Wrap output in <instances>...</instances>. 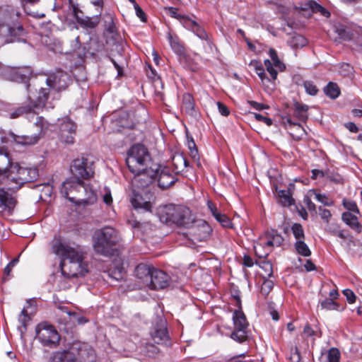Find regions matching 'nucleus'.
I'll return each mask as SVG.
<instances>
[{"instance_id":"54","label":"nucleus","mask_w":362,"mask_h":362,"mask_svg":"<svg viewBox=\"0 0 362 362\" xmlns=\"http://www.w3.org/2000/svg\"><path fill=\"white\" fill-rule=\"evenodd\" d=\"M343 205L349 212L352 211L357 214L360 213L356 202L354 201L344 199Z\"/></svg>"},{"instance_id":"42","label":"nucleus","mask_w":362,"mask_h":362,"mask_svg":"<svg viewBox=\"0 0 362 362\" xmlns=\"http://www.w3.org/2000/svg\"><path fill=\"white\" fill-rule=\"evenodd\" d=\"M60 131L75 135L76 131V124L74 122L66 119L64 120L61 124Z\"/></svg>"},{"instance_id":"27","label":"nucleus","mask_w":362,"mask_h":362,"mask_svg":"<svg viewBox=\"0 0 362 362\" xmlns=\"http://www.w3.org/2000/svg\"><path fill=\"white\" fill-rule=\"evenodd\" d=\"M101 16V12L100 11L98 15H95L94 17H88L86 16L83 18L77 17V23L79 25L83 28L86 29H93L97 27L100 22V17Z\"/></svg>"},{"instance_id":"57","label":"nucleus","mask_w":362,"mask_h":362,"mask_svg":"<svg viewBox=\"0 0 362 362\" xmlns=\"http://www.w3.org/2000/svg\"><path fill=\"white\" fill-rule=\"evenodd\" d=\"M108 275L110 277L117 281L121 280L123 278L122 269L117 268L114 270H110L108 272Z\"/></svg>"},{"instance_id":"60","label":"nucleus","mask_w":362,"mask_h":362,"mask_svg":"<svg viewBox=\"0 0 362 362\" xmlns=\"http://www.w3.org/2000/svg\"><path fill=\"white\" fill-rule=\"evenodd\" d=\"M182 23L185 28L191 30L192 31H193L194 28L198 25V24L194 21L187 18H182Z\"/></svg>"},{"instance_id":"23","label":"nucleus","mask_w":362,"mask_h":362,"mask_svg":"<svg viewBox=\"0 0 362 362\" xmlns=\"http://www.w3.org/2000/svg\"><path fill=\"white\" fill-rule=\"evenodd\" d=\"M153 269L154 267L149 264L144 263L139 264L134 269V276L144 286H148L149 281L151 280V272Z\"/></svg>"},{"instance_id":"62","label":"nucleus","mask_w":362,"mask_h":362,"mask_svg":"<svg viewBox=\"0 0 362 362\" xmlns=\"http://www.w3.org/2000/svg\"><path fill=\"white\" fill-rule=\"evenodd\" d=\"M343 294L346 296L347 301L349 303H354L356 301V295L351 289H344Z\"/></svg>"},{"instance_id":"17","label":"nucleus","mask_w":362,"mask_h":362,"mask_svg":"<svg viewBox=\"0 0 362 362\" xmlns=\"http://www.w3.org/2000/svg\"><path fill=\"white\" fill-rule=\"evenodd\" d=\"M86 191V187L84 185V182L74 176L63 182L61 189L62 194L69 199L71 202H76V198L69 197V194L73 192H79L80 190Z\"/></svg>"},{"instance_id":"63","label":"nucleus","mask_w":362,"mask_h":362,"mask_svg":"<svg viewBox=\"0 0 362 362\" xmlns=\"http://www.w3.org/2000/svg\"><path fill=\"white\" fill-rule=\"evenodd\" d=\"M313 13H320L321 15L325 17H329L330 16L329 12L317 3L316 4V6L315 8V11H313Z\"/></svg>"},{"instance_id":"16","label":"nucleus","mask_w":362,"mask_h":362,"mask_svg":"<svg viewBox=\"0 0 362 362\" xmlns=\"http://www.w3.org/2000/svg\"><path fill=\"white\" fill-rule=\"evenodd\" d=\"M71 81V79L69 74L62 70H57L47 78L46 83L49 88H46L49 90V93L50 89L59 92L65 90Z\"/></svg>"},{"instance_id":"51","label":"nucleus","mask_w":362,"mask_h":362,"mask_svg":"<svg viewBox=\"0 0 362 362\" xmlns=\"http://www.w3.org/2000/svg\"><path fill=\"white\" fill-rule=\"evenodd\" d=\"M336 32L339 37L343 40H351L353 37L352 33L342 26L337 28Z\"/></svg>"},{"instance_id":"36","label":"nucleus","mask_w":362,"mask_h":362,"mask_svg":"<svg viewBox=\"0 0 362 362\" xmlns=\"http://www.w3.org/2000/svg\"><path fill=\"white\" fill-rule=\"evenodd\" d=\"M269 55L272 61V64H274L276 69H278L280 71H283L286 69L285 64L279 58L277 52L274 49H269Z\"/></svg>"},{"instance_id":"5","label":"nucleus","mask_w":362,"mask_h":362,"mask_svg":"<svg viewBox=\"0 0 362 362\" xmlns=\"http://www.w3.org/2000/svg\"><path fill=\"white\" fill-rule=\"evenodd\" d=\"M93 241L96 253L109 257L113 255L114 247L119 243V236L115 228L107 226L94 233Z\"/></svg>"},{"instance_id":"19","label":"nucleus","mask_w":362,"mask_h":362,"mask_svg":"<svg viewBox=\"0 0 362 362\" xmlns=\"http://www.w3.org/2000/svg\"><path fill=\"white\" fill-rule=\"evenodd\" d=\"M169 280L170 277L165 272L154 268L147 287L152 290L163 289L168 286Z\"/></svg>"},{"instance_id":"35","label":"nucleus","mask_w":362,"mask_h":362,"mask_svg":"<svg viewBox=\"0 0 362 362\" xmlns=\"http://www.w3.org/2000/svg\"><path fill=\"white\" fill-rule=\"evenodd\" d=\"M320 303L321 308L327 310L342 311L344 310V308L340 307L339 304L333 299L327 298L325 300L320 301Z\"/></svg>"},{"instance_id":"15","label":"nucleus","mask_w":362,"mask_h":362,"mask_svg":"<svg viewBox=\"0 0 362 362\" xmlns=\"http://www.w3.org/2000/svg\"><path fill=\"white\" fill-rule=\"evenodd\" d=\"M189 228H190L189 234L192 241L194 243L206 241L210 237L212 231L211 227L206 221L202 219L194 221L193 218L192 223Z\"/></svg>"},{"instance_id":"53","label":"nucleus","mask_w":362,"mask_h":362,"mask_svg":"<svg viewBox=\"0 0 362 362\" xmlns=\"http://www.w3.org/2000/svg\"><path fill=\"white\" fill-rule=\"evenodd\" d=\"M185 162V158L182 155H176L173 158V163L175 170L177 172L182 170V164Z\"/></svg>"},{"instance_id":"56","label":"nucleus","mask_w":362,"mask_h":362,"mask_svg":"<svg viewBox=\"0 0 362 362\" xmlns=\"http://www.w3.org/2000/svg\"><path fill=\"white\" fill-rule=\"evenodd\" d=\"M30 320L25 308H23L18 316V321L21 325L26 329V323Z\"/></svg>"},{"instance_id":"10","label":"nucleus","mask_w":362,"mask_h":362,"mask_svg":"<svg viewBox=\"0 0 362 362\" xmlns=\"http://www.w3.org/2000/svg\"><path fill=\"white\" fill-rule=\"evenodd\" d=\"M32 74L30 66H10L0 62V77L4 80L27 83Z\"/></svg>"},{"instance_id":"20","label":"nucleus","mask_w":362,"mask_h":362,"mask_svg":"<svg viewBox=\"0 0 362 362\" xmlns=\"http://www.w3.org/2000/svg\"><path fill=\"white\" fill-rule=\"evenodd\" d=\"M151 334L153 341L157 344L165 343L168 341V334L165 320L160 319L154 325Z\"/></svg>"},{"instance_id":"11","label":"nucleus","mask_w":362,"mask_h":362,"mask_svg":"<svg viewBox=\"0 0 362 362\" xmlns=\"http://www.w3.org/2000/svg\"><path fill=\"white\" fill-rule=\"evenodd\" d=\"M70 170L72 175L79 180H89L94 175V161L88 157L78 158L73 160Z\"/></svg>"},{"instance_id":"38","label":"nucleus","mask_w":362,"mask_h":362,"mask_svg":"<svg viewBox=\"0 0 362 362\" xmlns=\"http://www.w3.org/2000/svg\"><path fill=\"white\" fill-rule=\"evenodd\" d=\"M294 246L298 255L303 257H309L311 255V251L304 240L296 241Z\"/></svg>"},{"instance_id":"41","label":"nucleus","mask_w":362,"mask_h":362,"mask_svg":"<svg viewBox=\"0 0 362 362\" xmlns=\"http://www.w3.org/2000/svg\"><path fill=\"white\" fill-rule=\"evenodd\" d=\"M207 205L214 218L219 221L223 226H225L224 223L226 222V216L219 213L216 206L211 202H208Z\"/></svg>"},{"instance_id":"31","label":"nucleus","mask_w":362,"mask_h":362,"mask_svg":"<svg viewBox=\"0 0 362 362\" xmlns=\"http://www.w3.org/2000/svg\"><path fill=\"white\" fill-rule=\"evenodd\" d=\"M179 62L183 68L191 71H196L199 68L198 64L194 62V60L187 54L179 57Z\"/></svg>"},{"instance_id":"61","label":"nucleus","mask_w":362,"mask_h":362,"mask_svg":"<svg viewBox=\"0 0 362 362\" xmlns=\"http://www.w3.org/2000/svg\"><path fill=\"white\" fill-rule=\"evenodd\" d=\"M320 216L326 223L329 221V218L332 216V214L329 210L324 209L321 206L319 207Z\"/></svg>"},{"instance_id":"33","label":"nucleus","mask_w":362,"mask_h":362,"mask_svg":"<svg viewBox=\"0 0 362 362\" xmlns=\"http://www.w3.org/2000/svg\"><path fill=\"white\" fill-rule=\"evenodd\" d=\"M169 42L173 52L180 57L182 55L186 54L185 52V47L179 41L177 37H173L172 35H169Z\"/></svg>"},{"instance_id":"22","label":"nucleus","mask_w":362,"mask_h":362,"mask_svg":"<svg viewBox=\"0 0 362 362\" xmlns=\"http://www.w3.org/2000/svg\"><path fill=\"white\" fill-rule=\"evenodd\" d=\"M283 123L290 135L295 140H300L305 134L303 127L298 122H293L290 117H283Z\"/></svg>"},{"instance_id":"25","label":"nucleus","mask_w":362,"mask_h":362,"mask_svg":"<svg viewBox=\"0 0 362 362\" xmlns=\"http://www.w3.org/2000/svg\"><path fill=\"white\" fill-rule=\"evenodd\" d=\"M255 255L260 258L259 260L256 261V264L259 266V267L263 271V273L261 274L264 279L271 277L273 274V267L272 264L270 262L262 259L263 257L268 255V253L264 255L259 254L257 252L256 247H255Z\"/></svg>"},{"instance_id":"9","label":"nucleus","mask_w":362,"mask_h":362,"mask_svg":"<svg viewBox=\"0 0 362 362\" xmlns=\"http://www.w3.org/2000/svg\"><path fill=\"white\" fill-rule=\"evenodd\" d=\"M37 128V132L33 135H17L13 132H9L8 135L13 141L22 146H31L37 144L48 129L49 124L42 117H36L34 122Z\"/></svg>"},{"instance_id":"12","label":"nucleus","mask_w":362,"mask_h":362,"mask_svg":"<svg viewBox=\"0 0 362 362\" xmlns=\"http://www.w3.org/2000/svg\"><path fill=\"white\" fill-rule=\"evenodd\" d=\"M36 339L44 346L56 348L60 337L55 328L47 323H40L36 327Z\"/></svg>"},{"instance_id":"55","label":"nucleus","mask_w":362,"mask_h":362,"mask_svg":"<svg viewBox=\"0 0 362 362\" xmlns=\"http://www.w3.org/2000/svg\"><path fill=\"white\" fill-rule=\"evenodd\" d=\"M74 136L68 132L60 131L61 141L66 144H73L74 143Z\"/></svg>"},{"instance_id":"47","label":"nucleus","mask_w":362,"mask_h":362,"mask_svg":"<svg viewBox=\"0 0 362 362\" xmlns=\"http://www.w3.org/2000/svg\"><path fill=\"white\" fill-rule=\"evenodd\" d=\"M182 106L186 112H190L194 108L193 98L190 94H185L182 98Z\"/></svg>"},{"instance_id":"14","label":"nucleus","mask_w":362,"mask_h":362,"mask_svg":"<svg viewBox=\"0 0 362 362\" xmlns=\"http://www.w3.org/2000/svg\"><path fill=\"white\" fill-rule=\"evenodd\" d=\"M69 349L74 354V362H96L94 350L86 343H74Z\"/></svg>"},{"instance_id":"28","label":"nucleus","mask_w":362,"mask_h":362,"mask_svg":"<svg viewBox=\"0 0 362 362\" xmlns=\"http://www.w3.org/2000/svg\"><path fill=\"white\" fill-rule=\"evenodd\" d=\"M308 109L309 107L307 105L296 102L293 105V115L299 121L305 122L308 118Z\"/></svg>"},{"instance_id":"59","label":"nucleus","mask_w":362,"mask_h":362,"mask_svg":"<svg viewBox=\"0 0 362 362\" xmlns=\"http://www.w3.org/2000/svg\"><path fill=\"white\" fill-rule=\"evenodd\" d=\"M315 199L323 204L325 206H332L333 204V202L329 201L325 194L315 193Z\"/></svg>"},{"instance_id":"1","label":"nucleus","mask_w":362,"mask_h":362,"mask_svg":"<svg viewBox=\"0 0 362 362\" xmlns=\"http://www.w3.org/2000/svg\"><path fill=\"white\" fill-rule=\"evenodd\" d=\"M52 250L61 258L60 268L64 276H82L88 272V265L83 261L85 253L80 246L74 247L57 240Z\"/></svg>"},{"instance_id":"45","label":"nucleus","mask_w":362,"mask_h":362,"mask_svg":"<svg viewBox=\"0 0 362 362\" xmlns=\"http://www.w3.org/2000/svg\"><path fill=\"white\" fill-rule=\"evenodd\" d=\"M86 194H87V197L84 198V199H81V203H83L84 205H90V204H93V203H95L97 200V196H96V193L91 189H88L86 188V191H84Z\"/></svg>"},{"instance_id":"39","label":"nucleus","mask_w":362,"mask_h":362,"mask_svg":"<svg viewBox=\"0 0 362 362\" xmlns=\"http://www.w3.org/2000/svg\"><path fill=\"white\" fill-rule=\"evenodd\" d=\"M317 2L313 0H306L299 4L298 8L303 11L308 13V16H311L315 11Z\"/></svg>"},{"instance_id":"8","label":"nucleus","mask_w":362,"mask_h":362,"mask_svg":"<svg viewBox=\"0 0 362 362\" xmlns=\"http://www.w3.org/2000/svg\"><path fill=\"white\" fill-rule=\"evenodd\" d=\"M228 311L233 313L232 320L233 323V331L230 335V338L239 343L245 341L248 338L247 327L249 323L243 311V308H237L234 309L228 308Z\"/></svg>"},{"instance_id":"18","label":"nucleus","mask_w":362,"mask_h":362,"mask_svg":"<svg viewBox=\"0 0 362 362\" xmlns=\"http://www.w3.org/2000/svg\"><path fill=\"white\" fill-rule=\"evenodd\" d=\"M141 189H132V194L130 195V202L134 209H143L145 211H150L151 208V197L152 194L150 190L145 192V197L141 194Z\"/></svg>"},{"instance_id":"58","label":"nucleus","mask_w":362,"mask_h":362,"mask_svg":"<svg viewBox=\"0 0 362 362\" xmlns=\"http://www.w3.org/2000/svg\"><path fill=\"white\" fill-rule=\"evenodd\" d=\"M192 32L202 40H207L208 38L206 32L199 25L196 26Z\"/></svg>"},{"instance_id":"46","label":"nucleus","mask_w":362,"mask_h":362,"mask_svg":"<svg viewBox=\"0 0 362 362\" xmlns=\"http://www.w3.org/2000/svg\"><path fill=\"white\" fill-rule=\"evenodd\" d=\"M264 66H266L267 72L269 74L271 78V81H274L277 78V71L275 69L276 67L272 64V62L269 59H265L264 62Z\"/></svg>"},{"instance_id":"34","label":"nucleus","mask_w":362,"mask_h":362,"mask_svg":"<svg viewBox=\"0 0 362 362\" xmlns=\"http://www.w3.org/2000/svg\"><path fill=\"white\" fill-rule=\"evenodd\" d=\"M324 92L327 97L332 99H335L339 97L340 94V89L337 83L329 82L325 87Z\"/></svg>"},{"instance_id":"52","label":"nucleus","mask_w":362,"mask_h":362,"mask_svg":"<svg viewBox=\"0 0 362 362\" xmlns=\"http://www.w3.org/2000/svg\"><path fill=\"white\" fill-rule=\"evenodd\" d=\"M306 93L310 95H315L318 93L317 86L310 81H306L303 83Z\"/></svg>"},{"instance_id":"7","label":"nucleus","mask_w":362,"mask_h":362,"mask_svg":"<svg viewBox=\"0 0 362 362\" xmlns=\"http://www.w3.org/2000/svg\"><path fill=\"white\" fill-rule=\"evenodd\" d=\"M126 163L131 173H138L151 167V158L147 148L139 144L128 151Z\"/></svg>"},{"instance_id":"32","label":"nucleus","mask_w":362,"mask_h":362,"mask_svg":"<svg viewBox=\"0 0 362 362\" xmlns=\"http://www.w3.org/2000/svg\"><path fill=\"white\" fill-rule=\"evenodd\" d=\"M288 45L293 48H302L307 45V40L303 35L295 34L287 42Z\"/></svg>"},{"instance_id":"3","label":"nucleus","mask_w":362,"mask_h":362,"mask_svg":"<svg viewBox=\"0 0 362 362\" xmlns=\"http://www.w3.org/2000/svg\"><path fill=\"white\" fill-rule=\"evenodd\" d=\"M21 13L11 6H0V38L6 43L24 41L26 31Z\"/></svg>"},{"instance_id":"64","label":"nucleus","mask_w":362,"mask_h":362,"mask_svg":"<svg viewBox=\"0 0 362 362\" xmlns=\"http://www.w3.org/2000/svg\"><path fill=\"white\" fill-rule=\"evenodd\" d=\"M134 8L136 16L141 20L142 22H146V16L141 8L137 4H135Z\"/></svg>"},{"instance_id":"24","label":"nucleus","mask_w":362,"mask_h":362,"mask_svg":"<svg viewBox=\"0 0 362 362\" xmlns=\"http://www.w3.org/2000/svg\"><path fill=\"white\" fill-rule=\"evenodd\" d=\"M16 204V199L4 188L0 187V209L11 212Z\"/></svg>"},{"instance_id":"2","label":"nucleus","mask_w":362,"mask_h":362,"mask_svg":"<svg viewBox=\"0 0 362 362\" xmlns=\"http://www.w3.org/2000/svg\"><path fill=\"white\" fill-rule=\"evenodd\" d=\"M0 158L6 163L5 167L0 166V185H5L12 192H16L26 182H31L37 180L38 170L36 168H23L18 163H12L8 153L3 154V149L0 148Z\"/></svg>"},{"instance_id":"37","label":"nucleus","mask_w":362,"mask_h":362,"mask_svg":"<svg viewBox=\"0 0 362 362\" xmlns=\"http://www.w3.org/2000/svg\"><path fill=\"white\" fill-rule=\"evenodd\" d=\"M272 240H267V242L264 243V245L267 247L281 246L284 241L282 235L275 230H272Z\"/></svg>"},{"instance_id":"50","label":"nucleus","mask_w":362,"mask_h":362,"mask_svg":"<svg viewBox=\"0 0 362 362\" xmlns=\"http://www.w3.org/2000/svg\"><path fill=\"white\" fill-rule=\"evenodd\" d=\"M273 288L274 282L269 279H264L261 287V293L266 297Z\"/></svg>"},{"instance_id":"21","label":"nucleus","mask_w":362,"mask_h":362,"mask_svg":"<svg viewBox=\"0 0 362 362\" xmlns=\"http://www.w3.org/2000/svg\"><path fill=\"white\" fill-rule=\"evenodd\" d=\"M158 185L162 189H166L171 187L177 180L175 176L171 173L170 170L166 167L160 170L157 168Z\"/></svg>"},{"instance_id":"40","label":"nucleus","mask_w":362,"mask_h":362,"mask_svg":"<svg viewBox=\"0 0 362 362\" xmlns=\"http://www.w3.org/2000/svg\"><path fill=\"white\" fill-rule=\"evenodd\" d=\"M280 202L284 206H288L293 204V199H292L289 191L288 190H280L278 192Z\"/></svg>"},{"instance_id":"43","label":"nucleus","mask_w":362,"mask_h":362,"mask_svg":"<svg viewBox=\"0 0 362 362\" xmlns=\"http://www.w3.org/2000/svg\"><path fill=\"white\" fill-rule=\"evenodd\" d=\"M105 29L110 33H114L116 30L113 16L110 13H105L103 16Z\"/></svg>"},{"instance_id":"30","label":"nucleus","mask_w":362,"mask_h":362,"mask_svg":"<svg viewBox=\"0 0 362 362\" xmlns=\"http://www.w3.org/2000/svg\"><path fill=\"white\" fill-rule=\"evenodd\" d=\"M228 289L230 294V299L232 301L231 304L235 308H242L241 292L238 286L234 284H230Z\"/></svg>"},{"instance_id":"29","label":"nucleus","mask_w":362,"mask_h":362,"mask_svg":"<svg viewBox=\"0 0 362 362\" xmlns=\"http://www.w3.org/2000/svg\"><path fill=\"white\" fill-rule=\"evenodd\" d=\"M74 354L69 348L63 351H57L50 357L48 362H74Z\"/></svg>"},{"instance_id":"48","label":"nucleus","mask_w":362,"mask_h":362,"mask_svg":"<svg viewBox=\"0 0 362 362\" xmlns=\"http://www.w3.org/2000/svg\"><path fill=\"white\" fill-rule=\"evenodd\" d=\"M327 362H339L340 358V352L336 348L330 349L326 354Z\"/></svg>"},{"instance_id":"6","label":"nucleus","mask_w":362,"mask_h":362,"mask_svg":"<svg viewBox=\"0 0 362 362\" xmlns=\"http://www.w3.org/2000/svg\"><path fill=\"white\" fill-rule=\"evenodd\" d=\"M159 217L166 224H176L180 226L189 227L192 223V216L189 208L181 206L168 204L159 211Z\"/></svg>"},{"instance_id":"49","label":"nucleus","mask_w":362,"mask_h":362,"mask_svg":"<svg viewBox=\"0 0 362 362\" xmlns=\"http://www.w3.org/2000/svg\"><path fill=\"white\" fill-rule=\"evenodd\" d=\"M39 1V0H25V3L23 4V8L24 11L30 16H33L34 17H37L38 18H42L45 17L44 13L39 14L38 13H33L30 12L29 9V5H33L37 4Z\"/></svg>"},{"instance_id":"13","label":"nucleus","mask_w":362,"mask_h":362,"mask_svg":"<svg viewBox=\"0 0 362 362\" xmlns=\"http://www.w3.org/2000/svg\"><path fill=\"white\" fill-rule=\"evenodd\" d=\"M134 177L132 180V185L133 189L144 190L148 189L153 185L155 179L157 175V168L149 167L144 170H141L138 173H132Z\"/></svg>"},{"instance_id":"26","label":"nucleus","mask_w":362,"mask_h":362,"mask_svg":"<svg viewBox=\"0 0 362 362\" xmlns=\"http://www.w3.org/2000/svg\"><path fill=\"white\" fill-rule=\"evenodd\" d=\"M341 219L347 226L357 233H360L361 232L362 225L359 223L356 215L352 214L349 211H346L342 214Z\"/></svg>"},{"instance_id":"44","label":"nucleus","mask_w":362,"mask_h":362,"mask_svg":"<svg viewBox=\"0 0 362 362\" xmlns=\"http://www.w3.org/2000/svg\"><path fill=\"white\" fill-rule=\"evenodd\" d=\"M291 230L296 241L305 240V233L303 226L300 223H294Z\"/></svg>"},{"instance_id":"4","label":"nucleus","mask_w":362,"mask_h":362,"mask_svg":"<svg viewBox=\"0 0 362 362\" xmlns=\"http://www.w3.org/2000/svg\"><path fill=\"white\" fill-rule=\"evenodd\" d=\"M28 91V99L30 105L21 106L14 110L10 114V118L16 119L21 116L25 115L31 121L37 116L38 110L45 106V103L49 98V90L41 87L38 90L32 91L30 89V85H26Z\"/></svg>"}]
</instances>
